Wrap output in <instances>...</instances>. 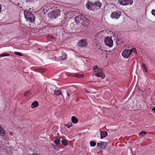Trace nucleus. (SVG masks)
I'll return each mask as SVG.
<instances>
[{"label":"nucleus","instance_id":"1","mask_svg":"<svg viewBox=\"0 0 155 155\" xmlns=\"http://www.w3.org/2000/svg\"><path fill=\"white\" fill-rule=\"evenodd\" d=\"M101 5V3L99 1L95 2L94 3L89 1L86 4V6L88 9L93 11H96L99 9Z\"/></svg>","mask_w":155,"mask_h":155},{"label":"nucleus","instance_id":"2","mask_svg":"<svg viewBox=\"0 0 155 155\" xmlns=\"http://www.w3.org/2000/svg\"><path fill=\"white\" fill-rule=\"evenodd\" d=\"M75 20L81 24L84 27L86 26L89 24V19L84 15H79L76 18Z\"/></svg>","mask_w":155,"mask_h":155},{"label":"nucleus","instance_id":"3","mask_svg":"<svg viewBox=\"0 0 155 155\" xmlns=\"http://www.w3.org/2000/svg\"><path fill=\"white\" fill-rule=\"evenodd\" d=\"M93 69L96 73L94 74L95 76L101 77L102 79L104 78L105 75L103 73L102 68H98L97 65H94L93 67Z\"/></svg>","mask_w":155,"mask_h":155},{"label":"nucleus","instance_id":"4","mask_svg":"<svg viewBox=\"0 0 155 155\" xmlns=\"http://www.w3.org/2000/svg\"><path fill=\"white\" fill-rule=\"evenodd\" d=\"M25 18L27 21L31 23H34L35 21V16L31 12L26 10L24 11Z\"/></svg>","mask_w":155,"mask_h":155},{"label":"nucleus","instance_id":"5","mask_svg":"<svg viewBox=\"0 0 155 155\" xmlns=\"http://www.w3.org/2000/svg\"><path fill=\"white\" fill-rule=\"evenodd\" d=\"M136 52L135 48H133L130 49H125L122 53V55L125 58H128L132 52L134 53Z\"/></svg>","mask_w":155,"mask_h":155},{"label":"nucleus","instance_id":"6","mask_svg":"<svg viewBox=\"0 0 155 155\" xmlns=\"http://www.w3.org/2000/svg\"><path fill=\"white\" fill-rule=\"evenodd\" d=\"M60 12L59 9H55L49 13L48 15V17L52 19L56 18L60 15Z\"/></svg>","mask_w":155,"mask_h":155},{"label":"nucleus","instance_id":"7","mask_svg":"<svg viewBox=\"0 0 155 155\" xmlns=\"http://www.w3.org/2000/svg\"><path fill=\"white\" fill-rule=\"evenodd\" d=\"M121 12L119 11H115L111 13L110 17L113 19H118L121 16Z\"/></svg>","mask_w":155,"mask_h":155},{"label":"nucleus","instance_id":"8","mask_svg":"<svg viewBox=\"0 0 155 155\" xmlns=\"http://www.w3.org/2000/svg\"><path fill=\"white\" fill-rule=\"evenodd\" d=\"M119 3L123 5H131L133 2L132 0H121L118 1Z\"/></svg>","mask_w":155,"mask_h":155},{"label":"nucleus","instance_id":"9","mask_svg":"<svg viewBox=\"0 0 155 155\" xmlns=\"http://www.w3.org/2000/svg\"><path fill=\"white\" fill-rule=\"evenodd\" d=\"M104 42L105 44L107 46L111 47L113 45V41L112 39L109 37H107L105 38Z\"/></svg>","mask_w":155,"mask_h":155},{"label":"nucleus","instance_id":"10","mask_svg":"<svg viewBox=\"0 0 155 155\" xmlns=\"http://www.w3.org/2000/svg\"><path fill=\"white\" fill-rule=\"evenodd\" d=\"M107 144L106 142L99 141L97 143V146L100 147V149H104L105 148V145Z\"/></svg>","mask_w":155,"mask_h":155},{"label":"nucleus","instance_id":"11","mask_svg":"<svg viewBox=\"0 0 155 155\" xmlns=\"http://www.w3.org/2000/svg\"><path fill=\"white\" fill-rule=\"evenodd\" d=\"M87 45L86 40L83 39L79 41L78 43V46L81 47H84Z\"/></svg>","mask_w":155,"mask_h":155},{"label":"nucleus","instance_id":"12","mask_svg":"<svg viewBox=\"0 0 155 155\" xmlns=\"http://www.w3.org/2000/svg\"><path fill=\"white\" fill-rule=\"evenodd\" d=\"M115 41L117 45H119L120 46H123L125 45L124 41H123V40H121L120 39H119L118 38H116V39Z\"/></svg>","mask_w":155,"mask_h":155},{"label":"nucleus","instance_id":"13","mask_svg":"<svg viewBox=\"0 0 155 155\" xmlns=\"http://www.w3.org/2000/svg\"><path fill=\"white\" fill-rule=\"evenodd\" d=\"M100 137L101 139L105 137L107 135V133L105 131H101L100 132Z\"/></svg>","mask_w":155,"mask_h":155},{"label":"nucleus","instance_id":"14","mask_svg":"<svg viewBox=\"0 0 155 155\" xmlns=\"http://www.w3.org/2000/svg\"><path fill=\"white\" fill-rule=\"evenodd\" d=\"M68 140L66 139H64L61 140V142L62 144L65 146H67L68 145Z\"/></svg>","mask_w":155,"mask_h":155},{"label":"nucleus","instance_id":"15","mask_svg":"<svg viewBox=\"0 0 155 155\" xmlns=\"http://www.w3.org/2000/svg\"><path fill=\"white\" fill-rule=\"evenodd\" d=\"M5 134V132L3 130V128L0 125V135L1 136L3 137Z\"/></svg>","mask_w":155,"mask_h":155},{"label":"nucleus","instance_id":"16","mask_svg":"<svg viewBox=\"0 0 155 155\" xmlns=\"http://www.w3.org/2000/svg\"><path fill=\"white\" fill-rule=\"evenodd\" d=\"M62 55L60 57L61 58V59H60L63 60H65L67 58V55L64 52H62Z\"/></svg>","mask_w":155,"mask_h":155},{"label":"nucleus","instance_id":"17","mask_svg":"<svg viewBox=\"0 0 155 155\" xmlns=\"http://www.w3.org/2000/svg\"><path fill=\"white\" fill-rule=\"evenodd\" d=\"M71 120L72 123L74 124H77L78 122V119L74 116H73L72 117Z\"/></svg>","mask_w":155,"mask_h":155},{"label":"nucleus","instance_id":"18","mask_svg":"<svg viewBox=\"0 0 155 155\" xmlns=\"http://www.w3.org/2000/svg\"><path fill=\"white\" fill-rule=\"evenodd\" d=\"M38 101H35L33 102L31 105V107L32 108H35L38 107Z\"/></svg>","mask_w":155,"mask_h":155},{"label":"nucleus","instance_id":"19","mask_svg":"<svg viewBox=\"0 0 155 155\" xmlns=\"http://www.w3.org/2000/svg\"><path fill=\"white\" fill-rule=\"evenodd\" d=\"M60 138H55L54 141V143L56 145H58L60 143Z\"/></svg>","mask_w":155,"mask_h":155},{"label":"nucleus","instance_id":"20","mask_svg":"<svg viewBox=\"0 0 155 155\" xmlns=\"http://www.w3.org/2000/svg\"><path fill=\"white\" fill-rule=\"evenodd\" d=\"M54 94L57 96L61 95L62 93L61 91H60L58 90H54Z\"/></svg>","mask_w":155,"mask_h":155},{"label":"nucleus","instance_id":"21","mask_svg":"<svg viewBox=\"0 0 155 155\" xmlns=\"http://www.w3.org/2000/svg\"><path fill=\"white\" fill-rule=\"evenodd\" d=\"M90 145L91 147H94L96 145V143L93 140L91 141L90 142Z\"/></svg>","mask_w":155,"mask_h":155},{"label":"nucleus","instance_id":"22","mask_svg":"<svg viewBox=\"0 0 155 155\" xmlns=\"http://www.w3.org/2000/svg\"><path fill=\"white\" fill-rule=\"evenodd\" d=\"M141 67L143 69V71H145L146 72H147V68L146 67L144 64H142Z\"/></svg>","mask_w":155,"mask_h":155},{"label":"nucleus","instance_id":"23","mask_svg":"<svg viewBox=\"0 0 155 155\" xmlns=\"http://www.w3.org/2000/svg\"><path fill=\"white\" fill-rule=\"evenodd\" d=\"M140 135L142 136H144L147 134L146 131H142L141 132L139 133Z\"/></svg>","mask_w":155,"mask_h":155},{"label":"nucleus","instance_id":"24","mask_svg":"<svg viewBox=\"0 0 155 155\" xmlns=\"http://www.w3.org/2000/svg\"><path fill=\"white\" fill-rule=\"evenodd\" d=\"M14 53L15 54H16L17 55H19V56H22L23 55V54L22 53H20L19 52H14Z\"/></svg>","mask_w":155,"mask_h":155},{"label":"nucleus","instance_id":"25","mask_svg":"<svg viewBox=\"0 0 155 155\" xmlns=\"http://www.w3.org/2000/svg\"><path fill=\"white\" fill-rule=\"evenodd\" d=\"M64 125L65 126L67 127L68 128H69L72 126V124L71 123H70L68 124H65Z\"/></svg>","mask_w":155,"mask_h":155},{"label":"nucleus","instance_id":"26","mask_svg":"<svg viewBox=\"0 0 155 155\" xmlns=\"http://www.w3.org/2000/svg\"><path fill=\"white\" fill-rule=\"evenodd\" d=\"M49 7L51 9L54 8H57V7L55 6V5L54 4H51L49 6Z\"/></svg>","mask_w":155,"mask_h":155},{"label":"nucleus","instance_id":"27","mask_svg":"<svg viewBox=\"0 0 155 155\" xmlns=\"http://www.w3.org/2000/svg\"><path fill=\"white\" fill-rule=\"evenodd\" d=\"M70 91H68L66 92L67 95L68 97H70L71 96Z\"/></svg>","mask_w":155,"mask_h":155},{"label":"nucleus","instance_id":"28","mask_svg":"<svg viewBox=\"0 0 155 155\" xmlns=\"http://www.w3.org/2000/svg\"><path fill=\"white\" fill-rule=\"evenodd\" d=\"M30 94V91L26 92L25 94V96H27Z\"/></svg>","mask_w":155,"mask_h":155},{"label":"nucleus","instance_id":"29","mask_svg":"<svg viewBox=\"0 0 155 155\" xmlns=\"http://www.w3.org/2000/svg\"><path fill=\"white\" fill-rule=\"evenodd\" d=\"M152 14L155 16V10H153L151 12Z\"/></svg>","mask_w":155,"mask_h":155},{"label":"nucleus","instance_id":"30","mask_svg":"<svg viewBox=\"0 0 155 155\" xmlns=\"http://www.w3.org/2000/svg\"><path fill=\"white\" fill-rule=\"evenodd\" d=\"M48 37H49V38L52 39H54V37L52 35H50L48 36Z\"/></svg>","mask_w":155,"mask_h":155},{"label":"nucleus","instance_id":"31","mask_svg":"<svg viewBox=\"0 0 155 155\" xmlns=\"http://www.w3.org/2000/svg\"><path fill=\"white\" fill-rule=\"evenodd\" d=\"M27 2H33L34 0H25Z\"/></svg>","mask_w":155,"mask_h":155},{"label":"nucleus","instance_id":"32","mask_svg":"<svg viewBox=\"0 0 155 155\" xmlns=\"http://www.w3.org/2000/svg\"><path fill=\"white\" fill-rule=\"evenodd\" d=\"M45 71H46V70H45V69H41V71L42 72H44Z\"/></svg>","mask_w":155,"mask_h":155},{"label":"nucleus","instance_id":"33","mask_svg":"<svg viewBox=\"0 0 155 155\" xmlns=\"http://www.w3.org/2000/svg\"><path fill=\"white\" fill-rule=\"evenodd\" d=\"M152 110L155 112V107L153 108V109H152Z\"/></svg>","mask_w":155,"mask_h":155},{"label":"nucleus","instance_id":"34","mask_svg":"<svg viewBox=\"0 0 155 155\" xmlns=\"http://www.w3.org/2000/svg\"><path fill=\"white\" fill-rule=\"evenodd\" d=\"M101 50L102 51V52H104L103 51H104V52L105 51H105V50H102V49H101Z\"/></svg>","mask_w":155,"mask_h":155},{"label":"nucleus","instance_id":"35","mask_svg":"<svg viewBox=\"0 0 155 155\" xmlns=\"http://www.w3.org/2000/svg\"><path fill=\"white\" fill-rule=\"evenodd\" d=\"M53 147H54L55 149H56V148L55 147V146L54 145Z\"/></svg>","mask_w":155,"mask_h":155},{"label":"nucleus","instance_id":"36","mask_svg":"<svg viewBox=\"0 0 155 155\" xmlns=\"http://www.w3.org/2000/svg\"><path fill=\"white\" fill-rule=\"evenodd\" d=\"M81 76H82V77H83V75H81Z\"/></svg>","mask_w":155,"mask_h":155}]
</instances>
